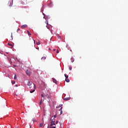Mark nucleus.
<instances>
[{
  "mask_svg": "<svg viewBox=\"0 0 128 128\" xmlns=\"http://www.w3.org/2000/svg\"><path fill=\"white\" fill-rule=\"evenodd\" d=\"M55 122H56V121H52V122H50V124H50V126H56Z\"/></svg>",
  "mask_w": 128,
  "mask_h": 128,
  "instance_id": "nucleus-1",
  "label": "nucleus"
},
{
  "mask_svg": "<svg viewBox=\"0 0 128 128\" xmlns=\"http://www.w3.org/2000/svg\"><path fill=\"white\" fill-rule=\"evenodd\" d=\"M22 4H28V0H21Z\"/></svg>",
  "mask_w": 128,
  "mask_h": 128,
  "instance_id": "nucleus-2",
  "label": "nucleus"
},
{
  "mask_svg": "<svg viewBox=\"0 0 128 128\" xmlns=\"http://www.w3.org/2000/svg\"><path fill=\"white\" fill-rule=\"evenodd\" d=\"M28 28V25L24 24L21 26V28Z\"/></svg>",
  "mask_w": 128,
  "mask_h": 128,
  "instance_id": "nucleus-3",
  "label": "nucleus"
},
{
  "mask_svg": "<svg viewBox=\"0 0 128 128\" xmlns=\"http://www.w3.org/2000/svg\"><path fill=\"white\" fill-rule=\"evenodd\" d=\"M26 74L29 76H30V72L28 71V70H26Z\"/></svg>",
  "mask_w": 128,
  "mask_h": 128,
  "instance_id": "nucleus-4",
  "label": "nucleus"
},
{
  "mask_svg": "<svg viewBox=\"0 0 128 128\" xmlns=\"http://www.w3.org/2000/svg\"><path fill=\"white\" fill-rule=\"evenodd\" d=\"M52 80H53V82H54L55 84H58V81H56V80L55 78H52Z\"/></svg>",
  "mask_w": 128,
  "mask_h": 128,
  "instance_id": "nucleus-5",
  "label": "nucleus"
},
{
  "mask_svg": "<svg viewBox=\"0 0 128 128\" xmlns=\"http://www.w3.org/2000/svg\"><path fill=\"white\" fill-rule=\"evenodd\" d=\"M64 100H70V97L66 98H64Z\"/></svg>",
  "mask_w": 128,
  "mask_h": 128,
  "instance_id": "nucleus-6",
  "label": "nucleus"
},
{
  "mask_svg": "<svg viewBox=\"0 0 128 128\" xmlns=\"http://www.w3.org/2000/svg\"><path fill=\"white\" fill-rule=\"evenodd\" d=\"M32 82H30V81H28V86H32Z\"/></svg>",
  "mask_w": 128,
  "mask_h": 128,
  "instance_id": "nucleus-7",
  "label": "nucleus"
},
{
  "mask_svg": "<svg viewBox=\"0 0 128 128\" xmlns=\"http://www.w3.org/2000/svg\"><path fill=\"white\" fill-rule=\"evenodd\" d=\"M46 56H43L41 60H46Z\"/></svg>",
  "mask_w": 128,
  "mask_h": 128,
  "instance_id": "nucleus-8",
  "label": "nucleus"
},
{
  "mask_svg": "<svg viewBox=\"0 0 128 128\" xmlns=\"http://www.w3.org/2000/svg\"><path fill=\"white\" fill-rule=\"evenodd\" d=\"M65 80L66 82H70V79L68 78H66Z\"/></svg>",
  "mask_w": 128,
  "mask_h": 128,
  "instance_id": "nucleus-9",
  "label": "nucleus"
},
{
  "mask_svg": "<svg viewBox=\"0 0 128 128\" xmlns=\"http://www.w3.org/2000/svg\"><path fill=\"white\" fill-rule=\"evenodd\" d=\"M28 36H32V34L30 32V31L27 30Z\"/></svg>",
  "mask_w": 128,
  "mask_h": 128,
  "instance_id": "nucleus-10",
  "label": "nucleus"
},
{
  "mask_svg": "<svg viewBox=\"0 0 128 128\" xmlns=\"http://www.w3.org/2000/svg\"><path fill=\"white\" fill-rule=\"evenodd\" d=\"M8 45L11 46L10 48H12L14 47V46L12 44H8Z\"/></svg>",
  "mask_w": 128,
  "mask_h": 128,
  "instance_id": "nucleus-11",
  "label": "nucleus"
},
{
  "mask_svg": "<svg viewBox=\"0 0 128 128\" xmlns=\"http://www.w3.org/2000/svg\"><path fill=\"white\" fill-rule=\"evenodd\" d=\"M35 90H36L34 89L30 91V94H32V92H34Z\"/></svg>",
  "mask_w": 128,
  "mask_h": 128,
  "instance_id": "nucleus-12",
  "label": "nucleus"
},
{
  "mask_svg": "<svg viewBox=\"0 0 128 128\" xmlns=\"http://www.w3.org/2000/svg\"><path fill=\"white\" fill-rule=\"evenodd\" d=\"M64 76H65L66 78H68V76L66 74H64Z\"/></svg>",
  "mask_w": 128,
  "mask_h": 128,
  "instance_id": "nucleus-13",
  "label": "nucleus"
},
{
  "mask_svg": "<svg viewBox=\"0 0 128 128\" xmlns=\"http://www.w3.org/2000/svg\"><path fill=\"white\" fill-rule=\"evenodd\" d=\"M12 84H16V81L15 80H12Z\"/></svg>",
  "mask_w": 128,
  "mask_h": 128,
  "instance_id": "nucleus-14",
  "label": "nucleus"
},
{
  "mask_svg": "<svg viewBox=\"0 0 128 128\" xmlns=\"http://www.w3.org/2000/svg\"><path fill=\"white\" fill-rule=\"evenodd\" d=\"M42 98L40 102V103H39L40 106V104H42Z\"/></svg>",
  "mask_w": 128,
  "mask_h": 128,
  "instance_id": "nucleus-15",
  "label": "nucleus"
},
{
  "mask_svg": "<svg viewBox=\"0 0 128 128\" xmlns=\"http://www.w3.org/2000/svg\"><path fill=\"white\" fill-rule=\"evenodd\" d=\"M42 126H44V124H43L42 123H40V128H42Z\"/></svg>",
  "mask_w": 128,
  "mask_h": 128,
  "instance_id": "nucleus-16",
  "label": "nucleus"
},
{
  "mask_svg": "<svg viewBox=\"0 0 128 128\" xmlns=\"http://www.w3.org/2000/svg\"><path fill=\"white\" fill-rule=\"evenodd\" d=\"M36 44H37L38 46V45L40 44V42H36Z\"/></svg>",
  "mask_w": 128,
  "mask_h": 128,
  "instance_id": "nucleus-17",
  "label": "nucleus"
},
{
  "mask_svg": "<svg viewBox=\"0 0 128 128\" xmlns=\"http://www.w3.org/2000/svg\"><path fill=\"white\" fill-rule=\"evenodd\" d=\"M9 4H10V6H12V4L11 2H9Z\"/></svg>",
  "mask_w": 128,
  "mask_h": 128,
  "instance_id": "nucleus-18",
  "label": "nucleus"
},
{
  "mask_svg": "<svg viewBox=\"0 0 128 128\" xmlns=\"http://www.w3.org/2000/svg\"><path fill=\"white\" fill-rule=\"evenodd\" d=\"M45 24H48V20L45 21Z\"/></svg>",
  "mask_w": 128,
  "mask_h": 128,
  "instance_id": "nucleus-19",
  "label": "nucleus"
},
{
  "mask_svg": "<svg viewBox=\"0 0 128 128\" xmlns=\"http://www.w3.org/2000/svg\"><path fill=\"white\" fill-rule=\"evenodd\" d=\"M58 116V114H56L54 116V118H56V117Z\"/></svg>",
  "mask_w": 128,
  "mask_h": 128,
  "instance_id": "nucleus-20",
  "label": "nucleus"
},
{
  "mask_svg": "<svg viewBox=\"0 0 128 128\" xmlns=\"http://www.w3.org/2000/svg\"><path fill=\"white\" fill-rule=\"evenodd\" d=\"M43 14L44 16V18H45V20H46V15H44V14L43 13Z\"/></svg>",
  "mask_w": 128,
  "mask_h": 128,
  "instance_id": "nucleus-21",
  "label": "nucleus"
},
{
  "mask_svg": "<svg viewBox=\"0 0 128 128\" xmlns=\"http://www.w3.org/2000/svg\"><path fill=\"white\" fill-rule=\"evenodd\" d=\"M20 31V29L18 28V29L17 30V32H18Z\"/></svg>",
  "mask_w": 128,
  "mask_h": 128,
  "instance_id": "nucleus-22",
  "label": "nucleus"
},
{
  "mask_svg": "<svg viewBox=\"0 0 128 128\" xmlns=\"http://www.w3.org/2000/svg\"><path fill=\"white\" fill-rule=\"evenodd\" d=\"M16 75H14V80H16Z\"/></svg>",
  "mask_w": 128,
  "mask_h": 128,
  "instance_id": "nucleus-23",
  "label": "nucleus"
},
{
  "mask_svg": "<svg viewBox=\"0 0 128 128\" xmlns=\"http://www.w3.org/2000/svg\"><path fill=\"white\" fill-rule=\"evenodd\" d=\"M34 84V90H36V84Z\"/></svg>",
  "mask_w": 128,
  "mask_h": 128,
  "instance_id": "nucleus-24",
  "label": "nucleus"
},
{
  "mask_svg": "<svg viewBox=\"0 0 128 128\" xmlns=\"http://www.w3.org/2000/svg\"><path fill=\"white\" fill-rule=\"evenodd\" d=\"M62 104H60L58 108H62Z\"/></svg>",
  "mask_w": 128,
  "mask_h": 128,
  "instance_id": "nucleus-25",
  "label": "nucleus"
},
{
  "mask_svg": "<svg viewBox=\"0 0 128 128\" xmlns=\"http://www.w3.org/2000/svg\"><path fill=\"white\" fill-rule=\"evenodd\" d=\"M72 66H70V67H69V70H72Z\"/></svg>",
  "mask_w": 128,
  "mask_h": 128,
  "instance_id": "nucleus-26",
  "label": "nucleus"
},
{
  "mask_svg": "<svg viewBox=\"0 0 128 128\" xmlns=\"http://www.w3.org/2000/svg\"><path fill=\"white\" fill-rule=\"evenodd\" d=\"M50 128H56V126H51V127H50Z\"/></svg>",
  "mask_w": 128,
  "mask_h": 128,
  "instance_id": "nucleus-27",
  "label": "nucleus"
},
{
  "mask_svg": "<svg viewBox=\"0 0 128 128\" xmlns=\"http://www.w3.org/2000/svg\"><path fill=\"white\" fill-rule=\"evenodd\" d=\"M59 52H58V50H56V54H58Z\"/></svg>",
  "mask_w": 128,
  "mask_h": 128,
  "instance_id": "nucleus-28",
  "label": "nucleus"
},
{
  "mask_svg": "<svg viewBox=\"0 0 128 128\" xmlns=\"http://www.w3.org/2000/svg\"><path fill=\"white\" fill-rule=\"evenodd\" d=\"M34 40V44H36V41L34 40Z\"/></svg>",
  "mask_w": 128,
  "mask_h": 128,
  "instance_id": "nucleus-29",
  "label": "nucleus"
},
{
  "mask_svg": "<svg viewBox=\"0 0 128 128\" xmlns=\"http://www.w3.org/2000/svg\"><path fill=\"white\" fill-rule=\"evenodd\" d=\"M41 96H42V98H44V94H42Z\"/></svg>",
  "mask_w": 128,
  "mask_h": 128,
  "instance_id": "nucleus-30",
  "label": "nucleus"
},
{
  "mask_svg": "<svg viewBox=\"0 0 128 128\" xmlns=\"http://www.w3.org/2000/svg\"><path fill=\"white\" fill-rule=\"evenodd\" d=\"M58 121H56V124H58Z\"/></svg>",
  "mask_w": 128,
  "mask_h": 128,
  "instance_id": "nucleus-31",
  "label": "nucleus"
},
{
  "mask_svg": "<svg viewBox=\"0 0 128 128\" xmlns=\"http://www.w3.org/2000/svg\"><path fill=\"white\" fill-rule=\"evenodd\" d=\"M62 114V110H61V112H60V114Z\"/></svg>",
  "mask_w": 128,
  "mask_h": 128,
  "instance_id": "nucleus-32",
  "label": "nucleus"
},
{
  "mask_svg": "<svg viewBox=\"0 0 128 128\" xmlns=\"http://www.w3.org/2000/svg\"><path fill=\"white\" fill-rule=\"evenodd\" d=\"M52 122H55L54 119H53V120H52Z\"/></svg>",
  "mask_w": 128,
  "mask_h": 128,
  "instance_id": "nucleus-33",
  "label": "nucleus"
},
{
  "mask_svg": "<svg viewBox=\"0 0 128 128\" xmlns=\"http://www.w3.org/2000/svg\"><path fill=\"white\" fill-rule=\"evenodd\" d=\"M53 50H54V52H56V49H54Z\"/></svg>",
  "mask_w": 128,
  "mask_h": 128,
  "instance_id": "nucleus-34",
  "label": "nucleus"
},
{
  "mask_svg": "<svg viewBox=\"0 0 128 128\" xmlns=\"http://www.w3.org/2000/svg\"><path fill=\"white\" fill-rule=\"evenodd\" d=\"M49 50H51L50 48H49Z\"/></svg>",
  "mask_w": 128,
  "mask_h": 128,
  "instance_id": "nucleus-35",
  "label": "nucleus"
},
{
  "mask_svg": "<svg viewBox=\"0 0 128 128\" xmlns=\"http://www.w3.org/2000/svg\"><path fill=\"white\" fill-rule=\"evenodd\" d=\"M16 86H18V85L16 84Z\"/></svg>",
  "mask_w": 128,
  "mask_h": 128,
  "instance_id": "nucleus-36",
  "label": "nucleus"
},
{
  "mask_svg": "<svg viewBox=\"0 0 128 128\" xmlns=\"http://www.w3.org/2000/svg\"><path fill=\"white\" fill-rule=\"evenodd\" d=\"M62 107L61 108L60 110H62Z\"/></svg>",
  "mask_w": 128,
  "mask_h": 128,
  "instance_id": "nucleus-37",
  "label": "nucleus"
},
{
  "mask_svg": "<svg viewBox=\"0 0 128 128\" xmlns=\"http://www.w3.org/2000/svg\"><path fill=\"white\" fill-rule=\"evenodd\" d=\"M14 66H16L14 65Z\"/></svg>",
  "mask_w": 128,
  "mask_h": 128,
  "instance_id": "nucleus-38",
  "label": "nucleus"
},
{
  "mask_svg": "<svg viewBox=\"0 0 128 128\" xmlns=\"http://www.w3.org/2000/svg\"><path fill=\"white\" fill-rule=\"evenodd\" d=\"M16 96H18V94H16Z\"/></svg>",
  "mask_w": 128,
  "mask_h": 128,
  "instance_id": "nucleus-39",
  "label": "nucleus"
}]
</instances>
